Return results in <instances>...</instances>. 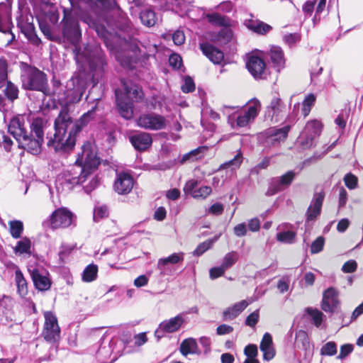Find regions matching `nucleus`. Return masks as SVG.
Here are the masks:
<instances>
[{
  "label": "nucleus",
  "mask_w": 363,
  "mask_h": 363,
  "mask_svg": "<svg viewBox=\"0 0 363 363\" xmlns=\"http://www.w3.org/2000/svg\"><path fill=\"white\" fill-rule=\"evenodd\" d=\"M116 103L120 114L125 119L133 116V102H138L143 98L141 89L135 84L123 83V91H115Z\"/></svg>",
  "instance_id": "nucleus-5"
},
{
  "label": "nucleus",
  "mask_w": 363,
  "mask_h": 363,
  "mask_svg": "<svg viewBox=\"0 0 363 363\" xmlns=\"http://www.w3.org/2000/svg\"><path fill=\"white\" fill-rule=\"evenodd\" d=\"M203 147H199L195 150L190 151L189 152L183 155L181 162L184 163L186 161L194 162L203 157L201 153Z\"/></svg>",
  "instance_id": "nucleus-43"
},
{
  "label": "nucleus",
  "mask_w": 363,
  "mask_h": 363,
  "mask_svg": "<svg viewBox=\"0 0 363 363\" xmlns=\"http://www.w3.org/2000/svg\"><path fill=\"white\" fill-rule=\"evenodd\" d=\"M140 18L142 23L147 26H153L156 23L155 13L150 9H145L140 12Z\"/></svg>",
  "instance_id": "nucleus-34"
},
{
  "label": "nucleus",
  "mask_w": 363,
  "mask_h": 363,
  "mask_svg": "<svg viewBox=\"0 0 363 363\" xmlns=\"http://www.w3.org/2000/svg\"><path fill=\"white\" fill-rule=\"evenodd\" d=\"M338 292L333 287H330L323 294L321 308L325 312L333 313L339 305Z\"/></svg>",
  "instance_id": "nucleus-21"
},
{
  "label": "nucleus",
  "mask_w": 363,
  "mask_h": 363,
  "mask_svg": "<svg viewBox=\"0 0 363 363\" xmlns=\"http://www.w3.org/2000/svg\"><path fill=\"white\" fill-rule=\"evenodd\" d=\"M130 141L136 150L140 151L147 149L152 143L151 135L147 133L133 135L130 138Z\"/></svg>",
  "instance_id": "nucleus-27"
},
{
  "label": "nucleus",
  "mask_w": 363,
  "mask_h": 363,
  "mask_svg": "<svg viewBox=\"0 0 363 363\" xmlns=\"http://www.w3.org/2000/svg\"><path fill=\"white\" fill-rule=\"evenodd\" d=\"M45 323L43 336L48 342H55L60 339V328L57 317L50 311L44 313Z\"/></svg>",
  "instance_id": "nucleus-11"
},
{
  "label": "nucleus",
  "mask_w": 363,
  "mask_h": 363,
  "mask_svg": "<svg viewBox=\"0 0 363 363\" xmlns=\"http://www.w3.org/2000/svg\"><path fill=\"white\" fill-rule=\"evenodd\" d=\"M74 215L65 208H60L55 210L50 216L48 220L51 228L69 227L73 220Z\"/></svg>",
  "instance_id": "nucleus-14"
},
{
  "label": "nucleus",
  "mask_w": 363,
  "mask_h": 363,
  "mask_svg": "<svg viewBox=\"0 0 363 363\" xmlns=\"http://www.w3.org/2000/svg\"><path fill=\"white\" fill-rule=\"evenodd\" d=\"M13 145L11 138L6 135L4 132H0V145L2 146L6 151H9Z\"/></svg>",
  "instance_id": "nucleus-56"
},
{
  "label": "nucleus",
  "mask_w": 363,
  "mask_h": 363,
  "mask_svg": "<svg viewBox=\"0 0 363 363\" xmlns=\"http://www.w3.org/2000/svg\"><path fill=\"white\" fill-rule=\"evenodd\" d=\"M75 59L78 63H87L92 70L102 69L104 65V60L101 50L98 48L94 50L90 47H86L81 52L80 49L76 47Z\"/></svg>",
  "instance_id": "nucleus-8"
},
{
  "label": "nucleus",
  "mask_w": 363,
  "mask_h": 363,
  "mask_svg": "<svg viewBox=\"0 0 363 363\" xmlns=\"http://www.w3.org/2000/svg\"><path fill=\"white\" fill-rule=\"evenodd\" d=\"M184 323V318L182 315H178L169 320L162 322L158 328L155 332V335L157 339L164 336V333H172L177 331Z\"/></svg>",
  "instance_id": "nucleus-17"
},
{
  "label": "nucleus",
  "mask_w": 363,
  "mask_h": 363,
  "mask_svg": "<svg viewBox=\"0 0 363 363\" xmlns=\"http://www.w3.org/2000/svg\"><path fill=\"white\" fill-rule=\"evenodd\" d=\"M184 254L183 252H178L173 253L167 257L159 259L157 264V269L160 270V275L165 276L171 274L172 272L171 265L182 262L184 259Z\"/></svg>",
  "instance_id": "nucleus-18"
},
{
  "label": "nucleus",
  "mask_w": 363,
  "mask_h": 363,
  "mask_svg": "<svg viewBox=\"0 0 363 363\" xmlns=\"http://www.w3.org/2000/svg\"><path fill=\"white\" fill-rule=\"evenodd\" d=\"M291 125H286L281 128H270L259 133V142L265 147H271L284 141L290 130Z\"/></svg>",
  "instance_id": "nucleus-10"
},
{
  "label": "nucleus",
  "mask_w": 363,
  "mask_h": 363,
  "mask_svg": "<svg viewBox=\"0 0 363 363\" xmlns=\"http://www.w3.org/2000/svg\"><path fill=\"white\" fill-rule=\"evenodd\" d=\"M108 216V209L106 206H97L94 211V220L99 221L100 219Z\"/></svg>",
  "instance_id": "nucleus-53"
},
{
  "label": "nucleus",
  "mask_w": 363,
  "mask_h": 363,
  "mask_svg": "<svg viewBox=\"0 0 363 363\" xmlns=\"http://www.w3.org/2000/svg\"><path fill=\"white\" fill-rule=\"evenodd\" d=\"M259 348L263 352V359L264 360L269 361L274 357L276 352L273 346L272 335L269 333H264L260 342Z\"/></svg>",
  "instance_id": "nucleus-26"
},
{
  "label": "nucleus",
  "mask_w": 363,
  "mask_h": 363,
  "mask_svg": "<svg viewBox=\"0 0 363 363\" xmlns=\"http://www.w3.org/2000/svg\"><path fill=\"white\" fill-rule=\"evenodd\" d=\"M244 353L247 358H256L258 354L257 347L255 345H249L245 347Z\"/></svg>",
  "instance_id": "nucleus-63"
},
{
  "label": "nucleus",
  "mask_w": 363,
  "mask_h": 363,
  "mask_svg": "<svg viewBox=\"0 0 363 363\" xmlns=\"http://www.w3.org/2000/svg\"><path fill=\"white\" fill-rule=\"evenodd\" d=\"M134 180L128 172H118L113 184V189L118 194H129L133 188Z\"/></svg>",
  "instance_id": "nucleus-16"
},
{
  "label": "nucleus",
  "mask_w": 363,
  "mask_h": 363,
  "mask_svg": "<svg viewBox=\"0 0 363 363\" xmlns=\"http://www.w3.org/2000/svg\"><path fill=\"white\" fill-rule=\"evenodd\" d=\"M62 33L71 43L76 45L79 41L82 33L77 20L70 13L65 11Z\"/></svg>",
  "instance_id": "nucleus-12"
},
{
  "label": "nucleus",
  "mask_w": 363,
  "mask_h": 363,
  "mask_svg": "<svg viewBox=\"0 0 363 363\" xmlns=\"http://www.w3.org/2000/svg\"><path fill=\"white\" fill-rule=\"evenodd\" d=\"M315 101V96L313 94H310L306 97L302 104V113L304 117H306L309 114L311 106L314 104Z\"/></svg>",
  "instance_id": "nucleus-46"
},
{
  "label": "nucleus",
  "mask_w": 363,
  "mask_h": 363,
  "mask_svg": "<svg viewBox=\"0 0 363 363\" xmlns=\"http://www.w3.org/2000/svg\"><path fill=\"white\" fill-rule=\"evenodd\" d=\"M261 104L259 100L254 99L250 101L245 109L239 111L238 106H223L222 111L228 116V122L233 128H242L252 123L260 111Z\"/></svg>",
  "instance_id": "nucleus-4"
},
{
  "label": "nucleus",
  "mask_w": 363,
  "mask_h": 363,
  "mask_svg": "<svg viewBox=\"0 0 363 363\" xmlns=\"http://www.w3.org/2000/svg\"><path fill=\"white\" fill-rule=\"evenodd\" d=\"M344 181L347 187L353 189L357 184V178L352 174H347L344 178Z\"/></svg>",
  "instance_id": "nucleus-59"
},
{
  "label": "nucleus",
  "mask_w": 363,
  "mask_h": 363,
  "mask_svg": "<svg viewBox=\"0 0 363 363\" xmlns=\"http://www.w3.org/2000/svg\"><path fill=\"white\" fill-rule=\"evenodd\" d=\"M218 237H215L212 240H208L202 243L199 244L196 250L193 252L194 256H200L203 254L206 251L211 247L213 242L218 240Z\"/></svg>",
  "instance_id": "nucleus-45"
},
{
  "label": "nucleus",
  "mask_w": 363,
  "mask_h": 363,
  "mask_svg": "<svg viewBox=\"0 0 363 363\" xmlns=\"http://www.w3.org/2000/svg\"><path fill=\"white\" fill-rule=\"evenodd\" d=\"M306 311L311 318L314 325L316 327H319L323 321V313L320 311L312 308H307Z\"/></svg>",
  "instance_id": "nucleus-41"
},
{
  "label": "nucleus",
  "mask_w": 363,
  "mask_h": 363,
  "mask_svg": "<svg viewBox=\"0 0 363 363\" xmlns=\"http://www.w3.org/2000/svg\"><path fill=\"white\" fill-rule=\"evenodd\" d=\"M28 271L37 289L43 291H47L50 288L51 281L46 271L36 267L30 268Z\"/></svg>",
  "instance_id": "nucleus-19"
},
{
  "label": "nucleus",
  "mask_w": 363,
  "mask_h": 363,
  "mask_svg": "<svg viewBox=\"0 0 363 363\" xmlns=\"http://www.w3.org/2000/svg\"><path fill=\"white\" fill-rule=\"evenodd\" d=\"M84 22L88 24L89 28H94L102 38H107V30L104 25L99 24L97 21L89 17L86 18Z\"/></svg>",
  "instance_id": "nucleus-35"
},
{
  "label": "nucleus",
  "mask_w": 363,
  "mask_h": 363,
  "mask_svg": "<svg viewBox=\"0 0 363 363\" xmlns=\"http://www.w3.org/2000/svg\"><path fill=\"white\" fill-rule=\"evenodd\" d=\"M324 198L325 193L323 190L316 191L314 194L313 199L306 213L307 220H314L320 213Z\"/></svg>",
  "instance_id": "nucleus-22"
},
{
  "label": "nucleus",
  "mask_w": 363,
  "mask_h": 363,
  "mask_svg": "<svg viewBox=\"0 0 363 363\" xmlns=\"http://www.w3.org/2000/svg\"><path fill=\"white\" fill-rule=\"evenodd\" d=\"M21 82L25 89L43 91L47 85V77L36 67L26 65L21 74Z\"/></svg>",
  "instance_id": "nucleus-6"
},
{
  "label": "nucleus",
  "mask_w": 363,
  "mask_h": 363,
  "mask_svg": "<svg viewBox=\"0 0 363 363\" xmlns=\"http://www.w3.org/2000/svg\"><path fill=\"white\" fill-rule=\"evenodd\" d=\"M200 49L214 64H220L223 60V52L208 43H200Z\"/></svg>",
  "instance_id": "nucleus-25"
},
{
  "label": "nucleus",
  "mask_w": 363,
  "mask_h": 363,
  "mask_svg": "<svg viewBox=\"0 0 363 363\" xmlns=\"http://www.w3.org/2000/svg\"><path fill=\"white\" fill-rule=\"evenodd\" d=\"M321 130V124L317 121H311L306 123L303 132L311 135L312 138H315L318 135H320Z\"/></svg>",
  "instance_id": "nucleus-33"
},
{
  "label": "nucleus",
  "mask_w": 363,
  "mask_h": 363,
  "mask_svg": "<svg viewBox=\"0 0 363 363\" xmlns=\"http://www.w3.org/2000/svg\"><path fill=\"white\" fill-rule=\"evenodd\" d=\"M197 180H189L184 187V191L186 194H190L195 199L205 200L212 194V188L209 186H198Z\"/></svg>",
  "instance_id": "nucleus-15"
},
{
  "label": "nucleus",
  "mask_w": 363,
  "mask_h": 363,
  "mask_svg": "<svg viewBox=\"0 0 363 363\" xmlns=\"http://www.w3.org/2000/svg\"><path fill=\"white\" fill-rule=\"evenodd\" d=\"M225 271V269H224L221 265L220 267H212L209 270L210 278L211 279H217L223 276Z\"/></svg>",
  "instance_id": "nucleus-58"
},
{
  "label": "nucleus",
  "mask_w": 363,
  "mask_h": 363,
  "mask_svg": "<svg viewBox=\"0 0 363 363\" xmlns=\"http://www.w3.org/2000/svg\"><path fill=\"white\" fill-rule=\"evenodd\" d=\"M354 350V346L351 344H345L341 346L340 352L337 359H343L348 356Z\"/></svg>",
  "instance_id": "nucleus-57"
},
{
  "label": "nucleus",
  "mask_w": 363,
  "mask_h": 363,
  "mask_svg": "<svg viewBox=\"0 0 363 363\" xmlns=\"http://www.w3.org/2000/svg\"><path fill=\"white\" fill-rule=\"evenodd\" d=\"M269 56L272 62L273 63L274 66L277 68L278 71L284 67L285 60L284 57L283 51L280 47H272L269 51Z\"/></svg>",
  "instance_id": "nucleus-30"
},
{
  "label": "nucleus",
  "mask_w": 363,
  "mask_h": 363,
  "mask_svg": "<svg viewBox=\"0 0 363 363\" xmlns=\"http://www.w3.org/2000/svg\"><path fill=\"white\" fill-rule=\"evenodd\" d=\"M30 241L27 238H23L19 240L16 247H13V251L16 254L22 255L24 253L30 254Z\"/></svg>",
  "instance_id": "nucleus-36"
},
{
  "label": "nucleus",
  "mask_w": 363,
  "mask_h": 363,
  "mask_svg": "<svg viewBox=\"0 0 363 363\" xmlns=\"http://www.w3.org/2000/svg\"><path fill=\"white\" fill-rule=\"evenodd\" d=\"M325 240L323 237H318L315 240H314L311 246V253L315 254L322 251L324 246Z\"/></svg>",
  "instance_id": "nucleus-52"
},
{
  "label": "nucleus",
  "mask_w": 363,
  "mask_h": 363,
  "mask_svg": "<svg viewBox=\"0 0 363 363\" xmlns=\"http://www.w3.org/2000/svg\"><path fill=\"white\" fill-rule=\"evenodd\" d=\"M294 177L295 173L292 171H289L280 177L274 178L270 183V186L266 194L267 196H272L283 190L285 187L290 185Z\"/></svg>",
  "instance_id": "nucleus-20"
},
{
  "label": "nucleus",
  "mask_w": 363,
  "mask_h": 363,
  "mask_svg": "<svg viewBox=\"0 0 363 363\" xmlns=\"http://www.w3.org/2000/svg\"><path fill=\"white\" fill-rule=\"evenodd\" d=\"M238 259V255L235 252L227 253L223 257L221 266L227 270L230 268Z\"/></svg>",
  "instance_id": "nucleus-44"
},
{
  "label": "nucleus",
  "mask_w": 363,
  "mask_h": 363,
  "mask_svg": "<svg viewBox=\"0 0 363 363\" xmlns=\"http://www.w3.org/2000/svg\"><path fill=\"white\" fill-rule=\"evenodd\" d=\"M357 264L356 261H354L353 259H350V260L346 262L343 264V266L342 267V270L345 273H352V272H354L357 269Z\"/></svg>",
  "instance_id": "nucleus-62"
},
{
  "label": "nucleus",
  "mask_w": 363,
  "mask_h": 363,
  "mask_svg": "<svg viewBox=\"0 0 363 363\" xmlns=\"http://www.w3.org/2000/svg\"><path fill=\"white\" fill-rule=\"evenodd\" d=\"M137 124L144 129L158 130L166 128L167 121L162 115L155 113H147L139 116L137 119Z\"/></svg>",
  "instance_id": "nucleus-13"
},
{
  "label": "nucleus",
  "mask_w": 363,
  "mask_h": 363,
  "mask_svg": "<svg viewBox=\"0 0 363 363\" xmlns=\"http://www.w3.org/2000/svg\"><path fill=\"white\" fill-rule=\"evenodd\" d=\"M195 89V84L194 81L190 77H186L184 79V83L182 86V90L184 93H189L193 91Z\"/></svg>",
  "instance_id": "nucleus-60"
},
{
  "label": "nucleus",
  "mask_w": 363,
  "mask_h": 363,
  "mask_svg": "<svg viewBox=\"0 0 363 363\" xmlns=\"http://www.w3.org/2000/svg\"><path fill=\"white\" fill-rule=\"evenodd\" d=\"M246 300H242L233 306L228 307L223 312L224 320H232L237 318L251 303Z\"/></svg>",
  "instance_id": "nucleus-24"
},
{
  "label": "nucleus",
  "mask_w": 363,
  "mask_h": 363,
  "mask_svg": "<svg viewBox=\"0 0 363 363\" xmlns=\"http://www.w3.org/2000/svg\"><path fill=\"white\" fill-rule=\"evenodd\" d=\"M296 233L294 231L291 230H286L278 233L277 234V240L279 242L286 243V244H292L295 242Z\"/></svg>",
  "instance_id": "nucleus-37"
},
{
  "label": "nucleus",
  "mask_w": 363,
  "mask_h": 363,
  "mask_svg": "<svg viewBox=\"0 0 363 363\" xmlns=\"http://www.w3.org/2000/svg\"><path fill=\"white\" fill-rule=\"evenodd\" d=\"M82 165L90 174L96 169L100 164V158L97 156L96 146L94 143L86 142L78 152L77 159L75 162Z\"/></svg>",
  "instance_id": "nucleus-7"
},
{
  "label": "nucleus",
  "mask_w": 363,
  "mask_h": 363,
  "mask_svg": "<svg viewBox=\"0 0 363 363\" xmlns=\"http://www.w3.org/2000/svg\"><path fill=\"white\" fill-rule=\"evenodd\" d=\"M9 230L13 238H19L23 230V224L20 220H11L9 223Z\"/></svg>",
  "instance_id": "nucleus-38"
},
{
  "label": "nucleus",
  "mask_w": 363,
  "mask_h": 363,
  "mask_svg": "<svg viewBox=\"0 0 363 363\" xmlns=\"http://www.w3.org/2000/svg\"><path fill=\"white\" fill-rule=\"evenodd\" d=\"M87 87V82L83 76L79 74L73 77L67 83L65 103L66 105L75 104L81 100V98Z\"/></svg>",
  "instance_id": "nucleus-9"
},
{
  "label": "nucleus",
  "mask_w": 363,
  "mask_h": 363,
  "mask_svg": "<svg viewBox=\"0 0 363 363\" xmlns=\"http://www.w3.org/2000/svg\"><path fill=\"white\" fill-rule=\"evenodd\" d=\"M44 120L34 118L31 123L25 115L13 116L8 125L9 133L16 139L18 147L33 155L40 152L44 140Z\"/></svg>",
  "instance_id": "nucleus-2"
},
{
  "label": "nucleus",
  "mask_w": 363,
  "mask_h": 363,
  "mask_svg": "<svg viewBox=\"0 0 363 363\" xmlns=\"http://www.w3.org/2000/svg\"><path fill=\"white\" fill-rule=\"evenodd\" d=\"M242 162V156L240 152L238 153L233 160H229L223 164H222L219 169H223L227 168H231L232 169H235L240 167L241 163Z\"/></svg>",
  "instance_id": "nucleus-42"
},
{
  "label": "nucleus",
  "mask_w": 363,
  "mask_h": 363,
  "mask_svg": "<svg viewBox=\"0 0 363 363\" xmlns=\"http://www.w3.org/2000/svg\"><path fill=\"white\" fill-rule=\"evenodd\" d=\"M98 274V267L94 264H90L85 267L82 273V281L84 282H91L96 279Z\"/></svg>",
  "instance_id": "nucleus-32"
},
{
  "label": "nucleus",
  "mask_w": 363,
  "mask_h": 363,
  "mask_svg": "<svg viewBox=\"0 0 363 363\" xmlns=\"http://www.w3.org/2000/svg\"><path fill=\"white\" fill-rule=\"evenodd\" d=\"M180 352L184 356H187L189 354H201L196 340L192 337L185 339L182 342Z\"/></svg>",
  "instance_id": "nucleus-28"
},
{
  "label": "nucleus",
  "mask_w": 363,
  "mask_h": 363,
  "mask_svg": "<svg viewBox=\"0 0 363 363\" xmlns=\"http://www.w3.org/2000/svg\"><path fill=\"white\" fill-rule=\"evenodd\" d=\"M169 62L170 65L175 69H179L182 64V57L177 54L171 55Z\"/></svg>",
  "instance_id": "nucleus-64"
},
{
  "label": "nucleus",
  "mask_w": 363,
  "mask_h": 363,
  "mask_svg": "<svg viewBox=\"0 0 363 363\" xmlns=\"http://www.w3.org/2000/svg\"><path fill=\"white\" fill-rule=\"evenodd\" d=\"M232 37V30L228 28H224L218 33L217 41L221 45L225 44L231 40Z\"/></svg>",
  "instance_id": "nucleus-47"
},
{
  "label": "nucleus",
  "mask_w": 363,
  "mask_h": 363,
  "mask_svg": "<svg viewBox=\"0 0 363 363\" xmlns=\"http://www.w3.org/2000/svg\"><path fill=\"white\" fill-rule=\"evenodd\" d=\"M208 20L211 23L222 26H226L228 25L229 21L228 18H226L225 16H223L218 13H213L211 15L208 16Z\"/></svg>",
  "instance_id": "nucleus-50"
},
{
  "label": "nucleus",
  "mask_w": 363,
  "mask_h": 363,
  "mask_svg": "<svg viewBox=\"0 0 363 363\" xmlns=\"http://www.w3.org/2000/svg\"><path fill=\"white\" fill-rule=\"evenodd\" d=\"M268 108L271 109L273 111L272 116L279 113L281 111V99L278 97H274V99H272Z\"/></svg>",
  "instance_id": "nucleus-55"
},
{
  "label": "nucleus",
  "mask_w": 363,
  "mask_h": 363,
  "mask_svg": "<svg viewBox=\"0 0 363 363\" xmlns=\"http://www.w3.org/2000/svg\"><path fill=\"white\" fill-rule=\"evenodd\" d=\"M259 320V311L250 313L246 318L245 323L250 327H255Z\"/></svg>",
  "instance_id": "nucleus-61"
},
{
  "label": "nucleus",
  "mask_w": 363,
  "mask_h": 363,
  "mask_svg": "<svg viewBox=\"0 0 363 363\" xmlns=\"http://www.w3.org/2000/svg\"><path fill=\"white\" fill-rule=\"evenodd\" d=\"M245 25L250 30L259 34H265L272 29L269 25L252 18L246 19L245 21Z\"/></svg>",
  "instance_id": "nucleus-29"
},
{
  "label": "nucleus",
  "mask_w": 363,
  "mask_h": 363,
  "mask_svg": "<svg viewBox=\"0 0 363 363\" xmlns=\"http://www.w3.org/2000/svg\"><path fill=\"white\" fill-rule=\"evenodd\" d=\"M337 353V345L335 342L325 343L320 349L322 355L333 356Z\"/></svg>",
  "instance_id": "nucleus-48"
},
{
  "label": "nucleus",
  "mask_w": 363,
  "mask_h": 363,
  "mask_svg": "<svg viewBox=\"0 0 363 363\" xmlns=\"http://www.w3.org/2000/svg\"><path fill=\"white\" fill-rule=\"evenodd\" d=\"M247 68L255 78L264 77L265 63L260 57L250 56L247 62Z\"/></svg>",
  "instance_id": "nucleus-23"
},
{
  "label": "nucleus",
  "mask_w": 363,
  "mask_h": 363,
  "mask_svg": "<svg viewBox=\"0 0 363 363\" xmlns=\"http://www.w3.org/2000/svg\"><path fill=\"white\" fill-rule=\"evenodd\" d=\"M15 281L17 286L18 294L21 297H25L28 292V284L20 269H17L15 272Z\"/></svg>",
  "instance_id": "nucleus-31"
},
{
  "label": "nucleus",
  "mask_w": 363,
  "mask_h": 363,
  "mask_svg": "<svg viewBox=\"0 0 363 363\" xmlns=\"http://www.w3.org/2000/svg\"><path fill=\"white\" fill-rule=\"evenodd\" d=\"M224 206L220 203H215L208 208L206 209L205 215L220 216L223 213Z\"/></svg>",
  "instance_id": "nucleus-51"
},
{
  "label": "nucleus",
  "mask_w": 363,
  "mask_h": 363,
  "mask_svg": "<svg viewBox=\"0 0 363 363\" xmlns=\"http://www.w3.org/2000/svg\"><path fill=\"white\" fill-rule=\"evenodd\" d=\"M4 93L9 100L13 101L18 98V89L13 84L8 82L4 89Z\"/></svg>",
  "instance_id": "nucleus-49"
},
{
  "label": "nucleus",
  "mask_w": 363,
  "mask_h": 363,
  "mask_svg": "<svg viewBox=\"0 0 363 363\" xmlns=\"http://www.w3.org/2000/svg\"><path fill=\"white\" fill-rule=\"evenodd\" d=\"M94 109L74 121L69 112L63 108L55 121V133L48 141V146L56 152L67 153L74 147L76 135L94 118Z\"/></svg>",
  "instance_id": "nucleus-1"
},
{
  "label": "nucleus",
  "mask_w": 363,
  "mask_h": 363,
  "mask_svg": "<svg viewBox=\"0 0 363 363\" xmlns=\"http://www.w3.org/2000/svg\"><path fill=\"white\" fill-rule=\"evenodd\" d=\"M95 5L102 11L119 10L116 0H96Z\"/></svg>",
  "instance_id": "nucleus-39"
},
{
  "label": "nucleus",
  "mask_w": 363,
  "mask_h": 363,
  "mask_svg": "<svg viewBox=\"0 0 363 363\" xmlns=\"http://www.w3.org/2000/svg\"><path fill=\"white\" fill-rule=\"evenodd\" d=\"M301 38V35L298 33H289L284 36V40L288 45L292 46L299 42Z\"/></svg>",
  "instance_id": "nucleus-54"
},
{
  "label": "nucleus",
  "mask_w": 363,
  "mask_h": 363,
  "mask_svg": "<svg viewBox=\"0 0 363 363\" xmlns=\"http://www.w3.org/2000/svg\"><path fill=\"white\" fill-rule=\"evenodd\" d=\"M315 138H312L308 134L302 131L300 134L297 143L298 145L303 150L311 148L313 145V140Z\"/></svg>",
  "instance_id": "nucleus-40"
},
{
  "label": "nucleus",
  "mask_w": 363,
  "mask_h": 363,
  "mask_svg": "<svg viewBox=\"0 0 363 363\" xmlns=\"http://www.w3.org/2000/svg\"><path fill=\"white\" fill-rule=\"evenodd\" d=\"M57 182L70 190L74 186L83 184V188L87 194L91 192L99 185V179L96 175L91 174L82 165L74 163L58 176Z\"/></svg>",
  "instance_id": "nucleus-3"
}]
</instances>
